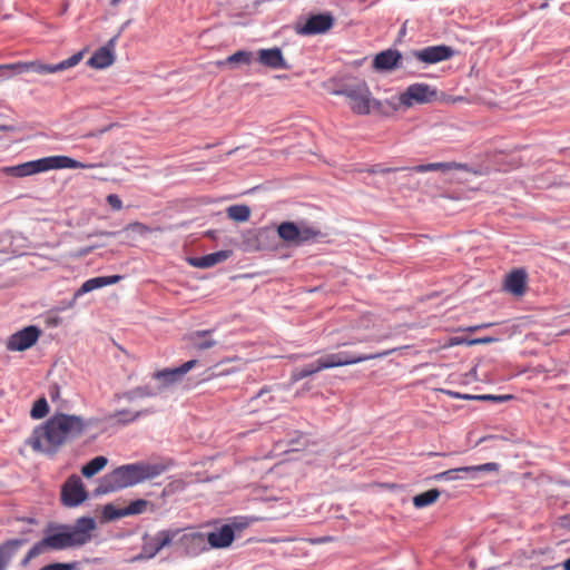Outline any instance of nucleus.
I'll return each instance as SVG.
<instances>
[{"label": "nucleus", "mask_w": 570, "mask_h": 570, "mask_svg": "<svg viewBox=\"0 0 570 570\" xmlns=\"http://www.w3.org/2000/svg\"><path fill=\"white\" fill-rule=\"evenodd\" d=\"M491 325H492L491 323H488V324H480V325H475V326H470V327L466 328V331H469V332H476V331H479L481 328H485V327H489Z\"/></svg>", "instance_id": "de8ad7c7"}, {"label": "nucleus", "mask_w": 570, "mask_h": 570, "mask_svg": "<svg viewBox=\"0 0 570 570\" xmlns=\"http://www.w3.org/2000/svg\"><path fill=\"white\" fill-rule=\"evenodd\" d=\"M499 464L494 462H489L480 465H472V466H462L456 469H450L448 471L438 473L434 479L435 480H455L463 478L461 473L469 475L475 472H492L498 471Z\"/></svg>", "instance_id": "2eb2a0df"}, {"label": "nucleus", "mask_w": 570, "mask_h": 570, "mask_svg": "<svg viewBox=\"0 0 570 570\" xmlns=\"http://www.w3.org/2000/svg\"><path fill=\"white\" fill-rule=\"evenodd\" d=\"M178 531L164 530L156 533L145 542L142 553L146 558H154L161 549L169 546Z\"/></svg>", "instance_id": "dca6fc26"}, {"label": "nucleus", "mask_w": 570, "mask_h": 570, "mask_svg": "<svg viewBox=\"0 0 570 570\" xmlns=\"http://www.w3.org/2000/svg\"><path fill=\"white\" fill-rule=\"evenodd\" d=\"M49 412V406L45 397L38 399L30 411L32 419L39 420L45 417Z\"/></svg>", "instance_id": "f704fd0d"}, {"label": "nucleus", "mask_w": 570, "mask_h": 570, "mask_svg": "<svg viewBox=\"0 0 570 570\" xmlns=\"http://www.w3.org/2000/svg\"><path fill=\"white\" fill-rule=\"evenodd\" d=\"M75 569V563H50V564H47L42 568H40L39 570H73Z\"/></svg>", "instance_id": "ea45409f"}, {"label": "nucleus", "mask_w": 570, "mask_h": 570, "mask_svg": "<svg viewBox=\"0 0 570 570\" xmlns=\"http://www.w3.org/2000/svg\"><path fill=\"white\" fill-rule=\"evenodd\" d=\"M334 26L331 13L311 16L304 23H296L295 32L301 36H313L327 32Z\"/></svg>", "instance_id": "9d476101"}, {"label": "nucleus", "mask_w": 570, "mask_h": 570, "mask_svg": "<svg viewBox=\"0 0 570 570\" xmlns=\"http://www.w3.org/2000/svg\"><path fill=\"white\" fill-rule=\"evenodd\" d=\"M107 463L108 459L106 456H96L81 468V473L86 478H91L100 472Z\"/></svg>", "instance_id": "7c9ffc66"}, {"label": "nucleus", "mask_w": 570, "mask_h": 570, "mask_svg": "<svg viewBox=\"0 0 570 570\" xmlns=\"http://www.w3.org/2000/svg\"><path fill=\"white\" fill-rule=\"evenodd\" d=\"M463 98L462 97H458L454 99V101H459V100H462Z\"/></svg>", "instance_id": "6e6d98bb"}, {"label": "nucleus", "mask_w": 570, "mask_h": 570, "mask_svg": "<svg viewBox=\"0 0 570 570\" xmlns=\"http://www.w3.org/2000/svg\"><path fill=\"white\" fill-rule=\"evenodd\" d=\"M392 351H384L374 354H356L348 351H340L326 354L318 358L322 370L353 365L368 360L382 358L387 356Z\"/></svg>", "instance_id": "0eeeda50"}, {"label": "nucleus", "mask_w": 570, "mask_h": 570, "mask_svg": "<svg viewBox=\"0 0 570 570\" xmlns=\"http://www.w3.org/2000/svg\"><path fill=\"white\" fill-rule=\"evenodd\" d=\"M121 278H122V276H120V275L99 276V277L89 278L80 286V288L77 291L76 295L79 296V295L89 293L94 289L114 285V284L118 283Z\"/></svg>", "instance_id": "393cba45"}, {"label": "nucleus", "mask_w": 570, "mask_h": 570, "mask_svg": "<svg viewBox=\"0 0 570 570\" xmlns=\"http://www.w3.org/2000/svg\"><path fill=\"white\" fill-rule=\"evenodd\" d=\"M156 393L150 386H139L136 387L125 394V397L129 401H132L135 399H145V397H151Z\"/></svg>", "instance_id": "c9c22d12"}, {"label": "nucleus", "mask_w": 570, "mask_h": 570, "mask_svg": "<svg viewBox=\"0 0 570 570\" xmlns=\"http://www.w3.org/2000/svg\"><path fill=\"white\" fill-rule=\"evenodd\" d=\"M234 540V530L229 524L207 534V541L210 548H227Z\"/></svg>", "instance_id": "4be33fe9"}, {"label": "nucleus", "mask_w": 570, "mask_h": 570, "mask_svg": "<svg viewBox=\"0 0 570 570\" xmlns=\"http://www.w3.org/2000/svg\"><path fill=\"white\" fill-rule=\"evenodd\" d=\"M227 216L235 222H247L250 217V208L246 205H233L227 208Z\"/></svg>", "instance_id": "473e14b6"}, {"label": "nucleus", "mask_w": 570, "mask_h": 570, "mask_svg": "<svg viewBox=\"0 0 570 570\" xmlns=\"http://www.w3.org/2000/svg\"><path fill=\"white\" fill-rule=\"evenodd\" d=\"M88 494L81 479L73 474L67 479L61 489V501L63 505L72 508L81 504Z\"/></svg>", "instance_id": "1a4fd4ad"}, {"label": "nucleus", "mask_w": 570, "mask_h": 570, "mask_svg": "<svg viewBox=\"0 0 570 570\" xmlns=\"http://www.w3.org/2000/svg\"><path fill=\"white\" fill-rule=\"evenodd\" d=\"M26 543V539H11L0 544V570L8 569L11 561Z\"/></svg>", "instance_id": "aec40b11"}, {"label": "nucleus", "mask_w": 570, "mask_h": 570, "mask_svg": "<svg viewBox=\"0 0 570 570\" xmlns=\"http://www.w3.org/2000/svg\"><path fill=\"white\" fill-rule=\"evenodd\" d=\"M107 203L110 205V207L115 210H120L122 208V202L116 194H110L106 198Z\"/></svg>", "instance_id": "a19ab883"}, {"label": "nucleus", "mask_w": 570, "mask_h": 570, "mask_svg": "<svg viewBox=\"0 0 570 570\" xmlns=\"http://www.w3.org/2000/svg\"><path fill=\"white\" fill-rule=\"evenodd\" d=\"M88 425L82 416L57 412L35 428L27 443L35 451L53 455L63 444L82 435Z\"/></svg>", "instance_id": "f257e3e1"}, {"label": "nucleus", "mask_w": 570, "mask_h": 570, "mask_svg": "<svg viewBox=\"0 0 570 570\" xmlns=\"http://www.w3.org/2000/svg\"><path fill=\"white\" fill-rule=\"evenodd\" d=\"M320 371H323L322 367H320V361L318 358L309 364H306L302 367H297L292 373V381L298 382L307 376H311L315 373H318Z\"/></svg>", "instance_id": "2f4dec72"}, {"label": "nucleus", "mask_w": 570, "mask_h": 570, "mask_svg": "<svg viewBox=\"0 0 570 570\" xmlns=\"http://www.w3.org/2000/svg\"><path fill=\"white\" fill-rule=\"evenodd\" d=\"M95 164H83L68 156H49L37 160L27 161L16 166L4 167L2 171L13 177H27L35 174L62 168H94Z\"/></svg>", "instance_id": "20e7f679"}, {"label": "nucleus", "mask_w": 570, "mask_h": 570, "mask_svg": "<svg viewBox=\"0 0 570 570\" xmlns=\"http://www.w3.org/2000/svg\"><path fill=\"white\" fill-rule=\"evenodd\" d=\"M197 364L196 360H190L183 365L174 368H165L154 373L153 377L161 382L163 386H169L179 382Z\"/></svg>", "instance_id": "4468645a"}, {"label": "nucleus", "mask_w": 570, "mask_h": 570, "mask_svg": "<svg viewBox=\"0 0 570 570\" xmlns=\"http://www.w3.org/2000/svg\"><path fill=\"white\" fill-rule=\"evenodd\" d=\"M129 230L134 232L140 236H145L151 232V229L147 225H145L140 222H134V223H129L128 225H126V227L124 228V232H129Z\"/></svg>", "instance_id": "4c0bfd02"}, {"label": "nucleus", "mask_w": 570, "mask_h": 570, "mask_svg": "<svg viewBox=\"0 0 570 570\" xmlns=\"http://www.w3.org/2000/svg\"><path fill=\"white\" fill-rule=\"evenodd\" d=\"M371 340H372V337L368 335H354V336L348 337V340H346V341L337 343V346L338 347L347 346V345H353V344H357V343L368 342Z\"/></svg>", "instance_id": "58836bf2"}, {"label": "nucleus", "mask_w": 570, "mask_h": 570, "mask_svg": "<svg viewBox=\"0 0 570 570\" xmlns=\"http://www.w3.org/2000/svg\"><path fill=\"white\" fill-rule=\"evenodd\" d=\"M232 255L230 250H218L200 257L190 259V264L197 268H209L227 261Z\"/></svg>", "instance_id": "b1692460"}, {"label": "nucleus", "mask_w": 570, "mask_h": 570, "mask_svg": "<svg viewBox=\"0 0 570 570\" xmlns=\"http://www.w3.org/2000/svg\"><path fill=\"white\" fill-rule=\"evenodd\" d=\"M414 173H426V171H450V170H468V165L460 163H431L425 165H417L411 168H407Z\"/></svg>", "instance_id": "a878e982"}, {"label": "nucleus", "mask_w": 570, "mask_h": 570, "mask_svg": "<svg viewBox=\"0 0 570 570\" xmlns=\"http://www.w3.org/2000/svg\"><path fill=\"white\" fill-rule=\"evenodd\" d=\"M563 569L564 570H570V558L567 559L564 562H563Z\"/></svg>", "instance_id": "8fccbe9b"}, {"label": "nucleus", "mask_w": 570, "mask_h": 570, "mask_svg": "<svg viewBox=\"0 0 570 570\" xmlns=\"http://www.w3.org/2000/svg\"><path fill=\"white\" fill-rule=\"evenodd\" d=\"M395 170H397V169L396 168H390V167L379 168V166H374V167L370 168L367 171L370 174H387V173L395 171Z\"/></svg>", "instance_id": "37998d69"}, {"label": "nucleus", "mask_w": 570, "mask_h": 570, "mask_svg": "<svg viewBox=\"0 0 570 570\" xmlns=\"http://www.w3.org/2000/svg\"><path fill=\"white\" fill-rule=\"evenodd\" d=\"M403 57L396 49H386L379 52L373 59V69L376 71H392L403 67Z\"/></svg>", "instance_id": "ddd939ff"}, {"label": "nucleus", "mask_w": 570, "mask_h": 570, "mask_svg": "<svg viewBox=\"0 0 570 570\" xmlns=\"http://www.w3.org/2000/svg\"><path fill=\"white\" fill-rule=\"evenodd\" d=\"M149 504V501L145 499H138L130 502L127 507L122 509H115L110 504L106 505L104 512L109 519H118L128 515L141 514L147 510Z\"/></svg>", "instance_id": "a211bd4d"}, {"label": "nucleus", "mask_w": 570, "mask_h": 570, "mask_svg": "<svg viewBox=\"0 0 570 570\" xmlns=\"http://www.w3.org/2000/svg\"><path fill=\"white\" fill-rule=\"evenodd\" d=\"M167 470L161 463H132L121 465L104 475L96 489L98 494L115 492L128 487H132L145 480L154 479Z\"/></svg>", "instance_id": "7ed1b4c3"}, {"label": "nucleus", "mask_w": 570, "mask_h": 570, "mask_svg": "<svg viewBox=\"0 0 570 570\" xmlns=\"http://www.w3.org/2000/svg\"><path fill=\"white\" fill-rule=\"evenodd\" d=\"M120 2V0H110L111 6H117Z\"/></svg>", "instance_id": "3c124183"}, {"label": "nucleus", "mask_w": 570, "mask_h": 570, "mask_svg": "<svg viewBox=\"0 0 570 570\" xmlns=\"http://www.w3.org/2000/svg\"><path fill=\"white\" fill-rule=\"evenodd\" d=\"M512 396L511 395H490V394H487V395H478V396H474V399H478V400H491V401H504V400H508V399H511Z\"/></svg>", "instance_id": "79ce46f5"}, {"label": "nucleus", "mask_w": 570, "mask_h": 570, "mask_svg": "<svg viewBox=\"0 0 570 570\" xmlns=\"http://www.w3.org/2000/svg\"><path fill=\"white\" fill-rule=\"evenodd\" d=\"M454 50L445 45L430 46L413 51V56L424 63H438L453 57Z\"/></svg>", "instance_id": "f8f14e48"}, {"label": "nucleus", "mask_w": 570, "mask_h": 570, "mask_svg": "<svg viewBox=\"0 0 570 570\" xmlns=\"http://www.w3.org/2000/svg\"><path fill=\"white\" fill-rule=\"evenodd\" d=\"M442 392L448 394L451 397H454V399H464V400L474 399V396H471L468 394H460V393L453 392V391L442 390Z\"/></svg>", "instance_id": "c03bdc74"}, {"label": "nucleus", "mask_w": 570, "mask_h": 570, "mask_svg": "<svg viewBox=\"0 0 570 570\" xmlns=\"http://www.w3.org/2000/svg\"><path fill=\"white\" fill-rule=\"evenodd\" d=\"M493 341H494V338H492V337L474 338V340L470 341L469 344H471V345H473V344H487V343H491Z\"/></svg>", "instance_id": "49530a36"}, {"label": "nucleus", "mask_w": 570, "mask_h": 570, "mask_svg": "<svg viewBox=\"0 0 570 570\" xmlns=\"http://www.w3.org/2000/svg\"><path fill=\"white\" fill-rule=\"evenodd\" d=\"M210 331H197L188 337L190 345L198 351L208 350L216 345V341L209 337Z\"/></svg>", "instance_id": "bb28decb"}, {"label": "nucleus", "mask_w": 570, "mask_h": 570, "mask_svg": "<svg viewBox=\"0 0 570 570\" xmlns=\"http://www.w3.org/2000/svg\"><path fill=\"white\" fill-rule=\"evenodd\" d=\"M97 529L96 520L91 517L78 518L73 524H59L50 528L46 535L37 542L24 556L21 561L27 566L33 558L43 553L46 550H66L87 544L92 539V533Z\"/></svg>", "instance_id": "f03ea898"}, {"label": "nucleus", "mask_w": 570, "mask_h": 570, "mask_svg": "<svg viewBox=\"0 0 570 570\" xmlns=\"http://www.w3.org/2000/svg\"><path fill=\"white\" fill-rule=\"evenodd\" d=\"M83 58V51H78L68 59L58 63H45L40 60L20 61L16 63L0 65V77H3L4 70H12L16 73L36 72L38 75H48L65 71L76 67Z\"/></svg>", "instance_id": "39448f33"}, {"label": "nucleus", "mask_w": 570, "mask_h": 570, "mask_svg": "<svg viewBox=\"0 0 570 570\" xmlns=\"http://www.w3.org/2000/svg\"><path fill=\"white\" fill-rule=\"evenodd\" d=\"M234 525H235L236 528H239V529H240V528H243V527H244V525H246V524H245V523H242V524H237V523H235Z\"/></svg>", "instance_id": "864d4df0"}, {"label": "nucleus", "mask_w": 570, "mask_h": 570, "mask_svg": "<svg viewBox=\"0 0 570 570\" xmlns=\"http://www.w3.org/2000/svg\"><path fill=\"white\" fill-rule=\"evenodd\" d=\"M116 234H117L116 232H105V230L96 233V235L107 236V237L115 236Z\"/></svg>", "instance_id": "09e8293b"}, {"label": "nucleus", "mask_w": 570, "mask_h": 570, "mask_svg": "<svg viewBox=\"0 0 570 570\" xmlns=\"http://www.w3.org/2000/svg\"><path fill=\"white\" fill-rule=\"evenodd\" d=\"M257 55L258 61L265 67L272 69H285L287 67L279 48L261 49Z\"/></svg>", "instance_id": "412c9836"}, {"label": "nucleus", "mask_w": 570, "mask_h": 570, "mask_svg": "<svg viewBox=\"0 0 570 570\" xmlns=\"http://www.w3.org/2000/svg\"><path fill=\"white\" fill-rule=\"evenodd\" d=\"M336 94L350 100V108L356 115H368L373 108L380 107V101L372 97L371 90L365 82L347 86Z\"/></svg>", "instance_id": "423d86ee"}, {"label": "nucleus", "mask_w": 570, "mask_h": 570, "mask_svg": "<svg viewBox=\"0 0 570 570\" xmlns=\"http://www.w3.org/2000/svg\"><path fill=\"white\" fill-rule=\"evenodd\" d=\"M440 494L441 493L438 489H431L420 494H416L413 498V505L417 509L429 507L436 502V500L440 498Z\"/></svg>", "instance_id": "c756f323"}, {"label": "nucleus", "mask_w": 570, "mask_h": 570, "mask_svg": "<svg viewBox=\"0 0 570 570\" xmlns=\"http://www.w3.org/2000/svg\"><path fill=\"white\" fill-rule=\"evenodd\" d=\"M180 546L189 556H197L208 550L207 535L200 532H188L179 538Z\"/></svg>", "instance_id": "f3484780"}, {"label": "nucleus", "mask_w": 570, "mask_h": 570, "mask_svg": "<svg viewBox=\"0 0 570 570\" xmlns=\"http://www.w3.org/2000/svg\"><path fill=\"white\" fill-rule=\"evenodd\" d=\"M59 393H60V390H59V386H58V385H56V384H55V385L50 386V389H49V395H50V399H51L52 401H55L56 399H58V397H59Z\"/></svg>", "instance_id": "a18cd8bd"}, {"label": "nucleus", "mask_w": 570, "mask_h": 570, "mask_svg": "<svg viewBox=\"0 0 570 570\" xmlns=\"http://www.w3.org/2000/svg\"><path fill=\"white\" fill-rule=\"evenodd\" d=\"M253 53L246 50H238L235 53L227 57L225 60H219L216 62L217 67H223L225 65H249L252 62Z\"/></svg>", "instance_id": "cd10ccee"}, {"label": "nucleus", "mask_w": 570, "mask_h": 570, "mask_svg": "<svg viewBox=\"0 0 570 570\" xmlns=\"http://www.w3.org/2000/svg\"><path fill=\"white\" fill-rule=\"evenodd\" d=\"M277 234L284 242L297 244L298 226L292 222H284L278 225Z\"/></svg>", "instance_id": "c85d7f7f"}, {"label": "nucleus", "mask_w": 570, "mask_h": 570, "mask_svg": "<svg viewBox=\"0 0 570 570\" xmlns=\"http://www.w3.org/2000/svg\"><path fill=\"white\" fill-rule=\"evenodd\" d=\"M114 61V40L111 39L107 46L97 49L87 63L94 69H104L111 66Z\"/></svg>", "instance_id": "6ab92c4d"}, {"label": "nucleus", "mask_w": 570, "mask_h": 570, "mask_svg": "<svg viewBox=\"0 0 570 570\" xmlns=\"http://www.w3.org/2000/svg\"><path fill=\"white\" fill-rule=\"evenodd\" d=\"M90 252V248L82 252V254H88Z\"/></svg>", "instance_id": "5fc2aeb1"}, {"label": "nucleus", "mask_w": 570, "mask_h": 570, "mask_svg": "<svg viewBox=\"0 0 570 570\" xmlns=\"http://www.w3.org/2000/svg\"><path fill=\"white\" fill-rule=\"evenodd\" d=\"M41 331L37 326H27L10 335L7 341L6 347L8 351L12 352L26 351L37 343Z\"/></svg>", "instance_id": "9b49d317"}, {"label": "nucleus", "mask_w": 570, "mask_h": 570, "mask_svg": "<svg viewBox=\"0 0 570 570\" xmlns=\"http://www.w3.org/2000/svg\"><path fill=\"white\" fill-rule=\"evenodd\" d=\"M320 235H321V232L314 227L301 226V227H298L297 244L315 239Z\"/></svg>", "instance_id": "e433bc0d"}, {"label": "nucleus", "mask_w": 570, "mask_h": 570, "mask_svg": "<svg viewBox=\"0 0 570 570\" xmlns=\"http://www.w3.org/2000/svg\"><path fill=\"white\" fill-rule=\"evenodd\" d=\"M436 98L435 89L423 82L409 86L399 97V102L405 108L412 107L414 104H428Z\"/></svg>", "instance_id": "6e6552de"}, {"label": "nucleus", "mask_w": 570, "mask_h": 570, "mask_svg": "<svg viewBox=\"0 0 570 570\" xmlns=\"http://www.w3.org/2000/svg\"><path fill=\"white\" fill-rule=\"evenodd\" d=\"M547 8H548V3H547V2H544V3H542V4L540 6V9H547Z\"/></svg>", "instance_id": "603ef678"}, {"label": "nucleus", "mask_w": 570, "mask_h": 570, "mask_svg": "<svg viewBox=\"0 0 570 570\" xmlns=\"http://www.w3.org/2000/svg\"><path fill=\"white\" fill-rule=\"evenodd\" d=\"M141 413L142 412L132 413L129 410H121V411H116L115 413H112L109 416V419L116 420L117 422L122 423V424H128V423L137 420L141 415Z\"/></svg>", "instance_id": "72a5a7b5"}, {"label": "nucleus", "mask_w": 570, "mask_h": 570, "mask_svg": "<svg viewBox=\"0 0 570 570\" xmlns=\"http://www.w3.org/2000/svg\"><path fill=\"white\" fill-rule=\"evenodd\" d=\"M527 273L523 269L512 271L505 278V289L515 296L525 293Z\"/></svg>", "instance_id": "5701e85b"}]
</instances>
